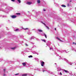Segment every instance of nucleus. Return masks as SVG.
Instances as JSON below:
<instances>
[{"mask_svg": "<svg viewBox=\"0 0 76 76\" xmlns=\"http://www.w3.org/2000/svg\"><path fill=\"white\" fill-rule=\"evenodd\" d=\"M41 66H44V64H45V62H44L42 61H41Z\"/></svg>", "mask_w": 76, "mask_h": 76, "instance_id": "f257e3e1", "label": "nucleus"}, {"mask_svg": "<svg viewBox=\"0 0 76 76\" xmlns=\"http://www.w3.org/2000/svg\"><path fill=\"white\" fill-rule=\"evenodd\" d=\"M31 53H33L34 54H37V55H38L39 54V53L37 52V51H32L31 52Z\"/></svg>", "mask_w": 76, "mask_h": 76, "instance_id": "f03ea898", "label": "nucleus"}, {"mask_svg": "<svg viewBox=\"0 0 76 76\" xmlns=\"http://www.w3.org/2000/svg\"><path fill=\"white\" fill-rule=\"evenodd\" d=\"M16 17H17L16 15H13L11 16V18H12V19H15Z\"/></svg>", "mask_w": 76, "mask_h": 76, "instance_id": "7ed1b4c3", "label": "nucleus"}, {"mask_svg": "<svg viewBox=\"0 0 76 76\" xmlns=\"http://www.w3.org/2000/svg\"><path fill=\"white\" fill-rule=\"evenodd\" d=\"M42 23H43L45 26L46 28H47V29H49V28H48V27L47 26H46V25L44 23H43L42 22Z\"/></svg>", "mask_w": 76, "mask_h": 76, "instance_id": "20e7f679", "label": "nucleus"}, {"mask_svg": "<svg viewBox=\"0 0 76 76\" xmlns=\"http://www.w3.org/2000/svg\"><path fill=\"white\" fill-rule=\"evenodd\" d=\"M27 64V62H23L22 63V64H23V66H26V64Z\"/></svg>", "mask_w": 76, "mask_h": 76, "instance_id": "39448f33", "label": "nucleus"}, {"mask_svg": "<svg viewBox=\"0 0 76 76\" xmlns=\"http://www.w3.org/2000/svg\"><path fill=\"white\" fill-rule=\"evenodd\" d=\"M63 72H65L66 73H69V72L65 69L64 70Z\"/></svg>", "mask_w": 76, "mask_h": 76, "instance_id": "423d86ee", "label": "nucleus"}, {"mask_svg": "<svg viewBox=\"0 0 76 76\" xmlns=\"http://www.w3.org/2000/svg\"><path fill=\"white\" fill-rule=\"evenodd\" d=\"M27 4H28L29 5H30V4H32V2H27L26 3Z\"/></svg>", "mask_w": 76, "mask_h": 76, "instance_id": "0eeeda50", "label": "nucleus"}, {"mask_svg": "<svg viewBox=\"0 0 76 76\" xmlns=\"http://www.w3.org/2000/svg\"><path fill=\"white\" fill-rule=\"evenodd\" d=\"M62 59L63 60H64V61H66V62H67V63H69V61L67 59H66L65 58H64L63 59Z\"/></svg>", "mask_w": 76, "mask_h": 76, "instance_id": "6e6552de", "label": "nucleus"}, {"mask_svg": "<svg viewBox=\"0 0 76 76\" xmlns=\"http://www.w3.org/2000/svg\"><path fill=\"white\" fill-rule=\"evenodd\" d=\"M37 31H38V32H42V30L39 29H38Z\"/></svg>", "mask_w": 76, "mask_h": 76, "instance_id": "1a4fd4ad", "label": "nucleus"}, {"mask_svg": "<svg viewBox=\"0 0 76 76\" xmlns=\"http://www.w3.org/2000/svg\"><path fill=\"white\" fill-rule=\"evenodd\" d=\"M28 75H29V74H26L22 75V76H28Z\"/></svg>", "mask_w": 76, "mask_h": 76, "instance_id": "9d476101", "label": "nucleus"}, {"mask_svg": "<svg viewBox=\"0 0 76 76\" xmlns=\"http://www.w3.org/2000/svg\"><path fill=\"white\" fill-rule=\"evenodd\" d=\"M57 39L58 40H59V41H61V42H63V41L61 40H60V38H59V37H56Z\"/></svg>", "mask_w": 76, "mask_h": 76, "instance_id": "9b49d317", "label": "nucleus"}, {"mask_svg": "<svg viewBox=\"0 0 76 76\" xmlns=\"http://www.w3.org/2000/svg\"><path fill=\"white\" fill-rule=\"evenodd\" d=\"M37 4H39L41 3V1L40 0H37Z\"/></svg>", "mask_w": 76, "mask_h": 76, "instance_id": "f8f14e48", "label": "nucleus"}, {"mask_svg": "<svg viewBox=\"0 0 76 76\" xmlns=\"http://www.w3.org/2000/svg\"><path fill=\"white\" fill-rule=\"evenodd\" d=\"M67 6L68 7H69V6H71V3H69L67 4Z\"/></svg>", "mask_w": 76, "mask_h": 76, "instance_id": "ddd939ff", "label": "nucleus"}, {"mask_svg": "<svg viewBox=\"0 0 76 76\" xmlns=\"http://www.w3.org/2000/svg\"><path fill=\"white\" fill-rule=\"evenodd\" d=\"M42 35H43V36H45V37L46 38H47V35L46 34H45V33H44L43 34H42Z\"/></svg>", "mask_w": 76, "mask_h": 76, "instance_id": "4468645a", "label": "nucleus"}, {"mask_svg": "<svg viewBox=\"0 0 76 76\" xmlns=\"http://www.w3.org/2000/svg\"><path fill=\"white\" fill-rule=\"evenodd\" d=\"M72 22H73L74 23H75V24H76V21H74V20H72Z\"/></svg>", "mask_w": 76, "mask_h": 76, "instance_id": "2eb2a0df", "label": "nucleus"}, {"mask_svg": "<svg viewBox=\"0 0 76 76\" xmlns=\"http://www.w3.org/2000/svg\"><path fill=\"white\" fill-rule=\"evenodd\" d=\"M61 6H62V7H66V6L64 4L62 5Z\"/></svg>", "mask_w": 76, "mask_h": 76, "instance_id": "dca6fc26", "label": "nucleus"}, {"mask_svg": "<svg viewBox=\"0 0 76 76\" xmlns=\"http://www.w3.org/2000/svg\"><path fill=\"white\" fill-rule=\"evenodd\" d=\"M18 2L19 3H21V1L20 0H17Z\"/></svg>", "mask_w": 76, "mask_h": 76, "instance_id": "f3484780", "label": "nucleus"}, {"mask_svg": "<svg viewBox=\"0 0 76 76\" xmlns=\"http://www.w3.org/2000/svg\"><path fill=\"white\" fill-rule=\"evenodd\" d=\"M19 29L17 28L15 30V31H16V32H18V31H19Z\"/></svg>", "mask_w": 76, "mask_h": 76, "instance_id": "a211bd4d", "label": "nucleus"}, {"mask_svg": "<svg viewBox=\"0 0 76 76\" xmlns=\"http://www.w3.org/2000/svg\"><path fill=\"white\" fill-rule=\"evenodd\" d=\"M22 28L24 30H27V29H28V28H24L23 27Z\"/></svg>", "mask_w": 76, "mask_h": 76, "instance_id": "6ab92c4d", "label": "nucleus"}, {"mask_svg": "<svg viewBox=\"0 0 76 76\" xmlns=\"http://www.w3.org/2000/svg\"><path fill=\"white\" fill-rule=\"evenodd\" d=\"M49 73H50V74H51V75H54L53 74V72H49Z\"/></svg>", "mask_w": 76, "mask_h": 76, "instance_id": "aec40b11", "label": "nucleus"}, {"mask_svg": "<svg viewBox=\"0 0 76 76\" xmlns=\"http://www.w3.org/2000/svg\"><path fill=\"white\" fill-rule=\"evenodd\" d=\"M69 64L70 65H72V64H73V63L69 62Z\"/></svg>", "mask_w": 76, "mask_h": 76, "instance_id": "412c9836", "label": "nucleus"}, {"mask_svg": "<svg viewBox=\"0 0 76 76\" xmlns=\"http://www.w3.org/2000/svg\"><path fill=\"white\" fill-rule=\"evenodd\" d=\"M16 48V47H14V48H11V49H12V50H15Z\"/></svg>", "mask_w": 76, "mask_h": 76, "instance_id": "4be33fe9", "label": "nucleus"}, {"mask_svg": "<svg viewBox=\"0 0 76 76\" xmlns=\"http://www.w3.org/2000/svg\"><path fill=\"white\" fill-rule=\"evenodd\" d=\"M28 57H29V58H31V57H33L32 56V55H30V56H28Z\"/></svg>", "mask_w": 76, "mask_h": 76, "instance_id": "5701e85b", "label": "nucleus"}, {"mask_svg": "<svg viewBox=\"0 0 76 76\" xmlns=\"http://www.w3.org/2000/svg\"><path fill=\"white\" fill-rule=\"evenodd\" d=\"M34 37H31L30 38V39H34Z\"/></svg>", "mask_w": 76, "mask_h": 76, "instance_id": "b1692460", "label": "nucleus"}, {"mask_svg": "<svg viewBox=\"0 0 76 76\" xmlns=\"http://www.w3.org/2000/svg\"><path fill=\"white\" fill-rule=\"evenodd\" d=\"M16 14L17 15H20V13H17Z\"/></svg>", "mask_w": 76, "mask_h": 76, "instance_id": "393cba45", "label": "nucleus"}, {"mask_svg": "<svg viewBox=\"0 0 76 76\" xmlns=\"http://www.w3.org/2000/svg\"><path fill=\"white\" fill-rule=\"evenodd\" d=\"M50 50H53V48H50Z\"/></svg>", "mask_w": 76, "mask_h": 76, "instance_id": "a878e982", "label": "nucleus"}, {"mask_svg": "<svg viewBox=\"0 0 76 76\" xmlns=\"http://www.w3.org/2000/svg\"><path fill=\"white\" fill-rule=\"evenodd\" d=\"M64 51H66L65 50H63L62 51H60V52L61 53H63V52H64Z\"/></svg>", "mask_w": 76, "mask_h": 76, "instance_id": "bb28decb", "label": "nucleus"}, {"mask_svg": "<svg viewBox=\"0 0 76 76\" xmlns=\"http://www.w3.org/2000/svg\"><path fill=\"white\" fill-rule=\"evenodd\" d=\"M42 41H44V42H46V41H45V40H42Z\"/></svg>", "mask_w": 76, "mask_h": 76, "instance_id": "cd10ccee", "label": "nucleus"}, {"mask_svg": "<svg viewBox=\"0 0 76 76\" xmlns=\"http://www.w3.org/2000/svg\"><path fill=\"white\" fill-rule=\"evenodd\" d=\"M4 72H6V69H4Z\"/></svg>", "mask_w": 76, "mask_h": 76, "instance_id": "c85d7f7f", "label": "nucleus"}, {"mask_svg": "<svg viewBox=\"0 0 76 76\" xmlns=\"http://www.w3.org/2000/svg\"><path fill=\"white\" fill-rule=\"evenodd\" d=\"M61 69H58V71H60V70H61Z\"/></svg>", "mask_w": 76, "mask_h": 76, "instance_id": "c756f323", "label": "nucleus"}, {"mask_svg": "<svg viewBox=\"0 0 76 76\" xmlns=\"http://www.w3.org/2000/svg\"><path fill=\"white\" fill-rule=\"evenodd\" d=\"M61 59H62V58H61V56H60V58H59V60H61Z\"/></svg>", "mask_w": 76, "mask_h": 76, "instance_id": "7c9ffc66", "label": "nucleus"}, {"mask_svg": "<svg viewBox=\"0 0 76 76\" xmlns=\"http://www.w3.org/2000/svg\"><path fill=\"white\" fill-rule=\"evenodd\" d=\"M25 45H26V46H28V45L26 43H25Z\"/></svg>", "mask_w": 76, "mask_h": 76, "instance_id": "2f4dec72", "label": "nucleus"}, {"mask_svg": "<svg viewBox=\"0 0 76 76\" xmlns=\"http://www.w3.org/2000/svg\"><path fill=\"white\" fill-rule=\"evenodd\" d=\"M33 47L34 48H35V47H36V46L34 45V46H33Z\"/></svg>", "mask_w": 76, "mask_h": 76, "instance_id": "473e14b6", "label": "nucleus"}, {"mask_svg": "<svg viewBox=\"0 0 76 76\" xmlns=\"http://www.w3.org/2000/svg\"><path fill=\"white\" fill-rule=\"evenodd\" d=\"M43 11H44L45 12L46 11V10L45 9H43Z\"/></svg>", "mask_w": 76, "mask_h": 76, "instance_id": "72a5a7b5", "label": "nucleus"}, {"mask_svg": "<svg viewBox=\"0 0 76 76\" xmlns=\"http://www.w3.org/2000/svg\"><path fill=\"white\" fill-rule=\"evenodd\" d=\"M46 71H45V70H43V72H46Z\"/></svg>", "mask_w": 76, "mask_h": 76, "instance_id": "f704fd0d", "label": "nucleus"}, {"mask_svg": "<svg viewBox=\"0 0 76 76\" xmlns=\"http://www.w3.org/2000/svg\"><path fill=\"white\" fill-rule=\"evenodd\" d=\"M60 75H62V73H61V72H60Z\"/></svg>", "mask_w": 76, "mask_h": 76, "instance_id": "c9c22d12", "label": "nucleus"}, {"mask_svg": "<svg viewBox=\"0 0 76 76\" xmlns=\"http://www.w3.org/2000/svg\"><path fill=\"white\" fill-rule=\"evenodd\" d=\"M19 75V73L18 74H15V75Z\"/></svg>", "mask_w": 76, "mask_h": 76, "instance_id": "e433bc0d", "label": "nucleus"}, {"mask_svg": "<svg viewBox=\"0 0 76 76\" xmlns=\"http://www.w3.org/2000/svg\"><path fill=\"white\" fill-rule=\"evenodd\" d=\"M11 1H13V2H14V1H15V0H11Z\"/></svg>", "mask_w": 76, "mask_h": 76, "instance_id": "4c0bfd02", "label": "nucleus"}, {"mask_svg": "<svg viewBox=\"0 0 76 76\" xmlns=\"http://www.w3.org/2000/svg\"><path fill=\"white\" fill-rule=\"evenodd\" d=\"M4 76H6V75L5 74H4Z\"/></svg>", "mask_w": 76, "mask_h": 76, "instance_id": "58836bf2", "label": "nucleus"}, {"mask_svg": "<svg viewBox=\"0 0 76 76\" xmlns=\"http://www.w3.org/2000/svg\"><path fill=\"white\" fill-rule=\"evenodd\" d=\"M28 34L29 35H30V34H31V33H28Z\"/></svg>", "mask_w": 76, "mask_h": 76, "instance_id": "ea45409f", "label": "nucleus"}, {"mask_svg": "<svg viewBox=\"0 0 76 76\" xmlns=\"http://www.w3.org/2000/svg\"><path fill=\"white\" fill-rule=\"evenodd\" d=\"M35 60H38V58H35Z\"/></svg>", "mask_w": 76, "mask_h": 76, "instance_id": "a19ab883", "label": "nucleus"}, {"mask_svg": "<svg viewBox=\"0 0 76 76\" xmlns=\"http://www.w3.org/2000/svg\"><path fill=\"white\" fill-rule=\"evenodd\" d=\"M74 51H75V52H76V49Z\"/></svg>", "mask_w": 76, "mask_h": 76, "instance_id": "79ce46f5", "label": "nucleus"}, {"mask_svg": "<svg viewBox=\"0 0 76 76\" xmlns=\"http://www.w3.org/2000/svg\"><path fill=\"white\" fill-rule=\"evenodd\" d=\"M55 31H56V28H55Z\"/></svg>", "mask_w": 76, "mask_h": 76, "instance_id": "37998d69", "label": "nucleus"}, {"mask_svg": "<svg viewBox=\"0 0 76 76\" xmlns=\"http://www.w3.org/2000/svg\"><path fill=\"white\" fill-rule=\"evenodd\" d=\"M55 64H57L55 63Z\"/></svg>", "mask_w": 76, "mask_h": 76, "instance_id": "c03bdc74", "label": "nucleus"}, {"mask_svg": "<svg viewBox=\"0 0 76 76\" xmlns=\"http://www.w3.org/2000/svg\"><path fill=\"white\" fill-rule=\"evenodd\" d=\"M39 71H40V69H39Z\"/></svg>", "mask_w": 76, "mask_h": 76, "instance_id": "a18cd8bd", "label": "nucleus"}, {"mask_svg": "<svg viewBox=\"0 0 76 76\" xmlns=\"http://www.w3.org/2000/svg\"><path fill=\"white\" fill-rule=\"evenodd\" d=\"M47 46H48V45L47 44Z\"/></svg>", "mask_w": 76, "mask_h": 76, "instance_id": "49530a36", "label": "nucleus"}, {"mask_svg": "<svg viewBox=\"0 0 76 76\" xmlns=\"http://www.w3.org/2000/svg\"><path fill=\"white\" fill-rule=\"evenodd\" d=\"M75 69H76V68H75Z\"/></svg>", "mask_w": 76, "mask_h": 76, "instance_id": "de8ad7c7", "label": "nucleus"}, {"mask_svg": "<svg viewBox=\"0 0 76 76\" xmlns=\"http://www.w3.org/2000/svg\"><path fill=\"white\" fill-rule=\"evenodd\" d=\"M37 40H38V39H37Z\"/></svg>", "mask_w": 76, "mask_h": 76, "instance_id": "09e8293b", "label": "nucleus"}, {"mask_svg": "<svg viewBox=\"0 0 76 76\" xmlns=\"http://www.w3.org/2000/svg\"><path fill=\"white\" fill-rule=\"evenodd\" d=\"M1 48V47H0V48Z\"/></svg>", "mask_w": 76, "mask_h": 76, "instance_id": "8fccbe9b", "label": "nucleus"}, {"mask_svg": "<svg viewBox=\"0 0 76 76\" xmlns=\"http://www.w3.org/2000/svg\"><path fill=\"white\" fill-rule=\"evenodd\" d=\"M75 10H76V8H75Z\"/></svg>", "mask_w": 76, "mask_h": 76, "instance_id": "3c124183", "label": "nucleus"}, {"mask_svg": "<svg viewBox=\"0 0 76 76\" xmlns=\"http://www.w3.org/2000/svg\"><path fill=\"white\" fill-rule=\"evenodd\" d=\"M70 1V2H71V1Z\"/></svg>", "mask_w": 76, "mask_h": 76, "instance_id": "603ef678", "label": "nucleus"}, {"mask_svg": "<svg viewBox=\"0 0 76 76\" xmlns=\"http://www.w3.org/2000/svg\"><path fill=\"white\" fill-rule=\"evenodd\" d=\"M33 44H34V43H33Z\"/></svg>", "mask_w": 76, "mask_h": 76, "instance_id": "864d4df0", "label": "nucleus"}]
</instances>
